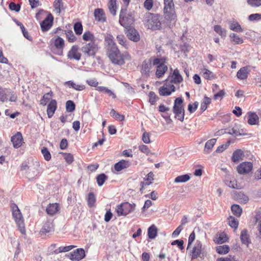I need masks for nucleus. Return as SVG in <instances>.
Returning a JSON list of instances; mask_svg holds the SVG:
<instances>
[{
	"label": "nucleus",
	"mask_w": 261,
	"mask_h": 261,
	"mask_svg": "<svg viewBox=\"0 0 261 261\" xmlns=\"http://www.w3.org/2000/svg\"><path fill=\"white\" fill-rule=\"evenodd\" d=\"M59 211V205L57 203L49 204L46 209V213L50 215H53Z\"/></svg>",
	"instance_id": "c756f323"
},
{
	"label": "nucleus",
	"mask_w": 261,
	"mask_h": 261,
	"mask_svg": "<svg viewBox=\"0 0 261 261\" xmlns=\"http://www.w3.org/2000/svg\"><path fill=\"white\" fill-rule=\"evenodd\" d=\"M41 152L43 155L44 159L46 161H48L50 160L51 154H50L48 149H47V148H46L45 147H43L41 149Z\"/></svg>",
	"instance_id": "4d7b16f0"
},
{
	"label": "nucleus",
	"mask_w": 261,
	"mask_h": 261,
	"mask_svg": "<svg viewBox=\"0 0 261 261\" xmlns=\"http://www.w3.org/2000/svg\"><path fill=\"white\" fill-rule=\"evenodd\" d=\"M168 81H170V83L173 84V83L177 84L182 82L183 79L182 76L179 73V71L177 69L174 70L172 74L169 76L167 79Z\"/></svg>",
	"instance_id": "f3484780"
},
{
	"label": "nucleus",
	"mask_w": 261,
	"mask_h": 261,
	"mask_svg": "<svg viewBox=\"0 0 261 261\" xmlns=\"http://www.w3.org/2000/svg\"><path fill=\"white\" fill-rule=\"evenodd\" d=\"M136 204H130L127 202L119 204L116 209L118 216H126L129 213L134 211Z\"/></svg>",
	"instance_id": "1a4fd4ad"
},
{
	"label": "nucleus",
	"mask_w": 261,
	"mask_h": 261,
	"mask_svg": "<svg viewBox=\"0 0 261 261\" xmlns=\"http://www.w3.org/2000/svg\"><path fill=\"white\" fill-rule=\"evenodd\" d=\"M203 72V76L206 79H212L214 76L213 73L208 69H204Z\"/></svg>",
	"instance_id": "774afa93"
},
{
	"label": "nucleus",
	"mask_w": 261,
	"mask_h": 261,
	"mask_svg": "<svg viewBox=\"0 0 261 261\" xmlns=\"http://www.w3.org/2000/svg\"><path fill=\"white\" fill-rule=\"evenodd\" d=\"M95 19L100 22H106L107 18L103 9L100 8L95 9L94 12Z\"/></svg>",
	"instance_id": "4be33fe9"
},
{
	"label": "nucleus",
	"mask_w": 261,
	"mask_h": 261,
	"mask_svg": "<svg viewBox=\"0 0 261 261\" xmlns=\"http://www.w3.org/2000/svg\"><path fill=\"white\" fill-rule=\"evenodd\" d=\"M214 30L222 38L226 37V30L225 29L222 28L220 25H215L214 27Z\"/></svg>",
	"instance_id": "79ce46f5"
},
{
	"label": "nucleus",
	"mask_w": 261,
	"mask_h": 261,
	"mask_svg": "<svg viewBox=\"0 0 261 261\" xmlns=\"http://www.w3.org/2000/svg\"><path fill=\"white\" fill-rule=\"evenodd\" d=\"M153 173L151 172H149L146 176V178H144V181H141L140 185V191L141 193H143V189L144 188V187L146 186H148L152 183V180H153Z\"/></svg>",
	"instance_id": "a878e982"
},
{
	"label": "nucleus",
	"mask_w": 261,
	"mask_h": 261,
	"mask_svg": "<svg viewBox=\"0 0 261 261\" xmlns=\"http://www.w3.org/2000/svg\"><path fill=\"white\" fill-rule=\"evenodd\" d=\"M240 239L242 243L245 245L248 246V245L250 243L249 236L248 234V231L247 229H244L242 230L240 235Z\"/></svg>",
	"instance_id": "c85d7f7f"
},
{
	"label": "nucleus",
	"mask_w": 261,
	"mask_h": 261,
	"mask_svg": "<svg viewBox=\"0 0 261 261\" xmlns=\"http://www.w3.org/2000/svg\"><path fill=\"white\" fill-rule=\"evenodd\" d=\"M228 223L230 227L233 228H237L239 225L238 221L233 216L228 218Z\"/></svg>",
	"instance_id": "5fc2aeb1"
},
{
	"label": "nucleus",
	"mask_w": 261,
	"mask_h": 261,
	"mask_svg": "<svg viewBox=\"0 0 261 261\" xmlns=\"http://www.w3.org/2000/svg\"><path fill=\"white\" fill-rule=\"evenodd\" d=\"M166 82L164 85L159 89V94L161 96H167L170 95L172 92L175 91V86L173 84L168 83V80H166Z\"/></svg>",
	"instance_id": "9b49d317"
},
{
	"label": "nucleus",
	"mask_w": 261,
	"mask_h": 261,
	"mask_svg": "<svg viewBox=\"0 0 261 261\" xmlns=\"http://www.w3.org/2000/svg\"><path fill=\"white\" fill-rule=\"evenodd\" d=\"M65 85H67L69 87H71L78 91H82L85 89L84 85H77L71 81L66 82L65 83Z\"/></svg>",
	"instance_id": "58836bf2"
},
{
	"label": "nucleus",
	"mask_w": 261,
	"mask_h": 261,
	"mask_svg": "<svg viewBox=\"0 0 261 261\" xmlns=\"http://www.w3.org/2000/svg\"><path fill=\"white\" fill-rule=\"evenodd\" d=\"M198 105L199 103L197 101L194 102L193 105L190 103L188 105V110L190 113H193L197 110Z\"/></svg>",
	"instance_id": "0e129e2a"
},
{
	"label": "nucleus",
	"mask_w": 261,
	"mask_h": 261,
	"mask_svg": "<svg viewBox=\"0 0 261 261\" xmlns=\"http://www.w3.org/2000/svg\"><path fill=\"white\" fill-rule=\"evenodd\" d=\"M230 38L231 39V41L236 44H242L243 42V40L242 38L240 37L237 34L234 33H231L229 35Z\"/></svg>",
	"instance_id": "de8ad7c7"
},
{
	"label": "nucleus",
	"mask_w": 261,
	"mask_h": 261,
	"mask_svg": "<svg viewBox=\"0 0 261 261\" xmlns=\"http://www.w3.org/2000/svg\"><path fill=\"white\" fill-rule=\"evenodd\" d=\"M107 54L112 63L115 65H122L125 63L124 55L121 54L114 42L112 35L108 34L105 38Z\"/></svg>",
	"instance_id": "f257e3e1"
},
{
	"label": "nucleus",
	"mask_w": 261,
	"mask_h": 261,
	"mask_svg": "<svg viewBox=\"0 0 261 261\" xmlns=\"http://www.w3.org/2000/svg\"><path fill=\"white\" fill-rule=\"evenodd\" d=\"M63 2L62 0H55L54 3V6L57 13H60L61 7L63 6Z\"/></svg>",
	"instance_id": "13d9d810"
},
{
	"label": "nucleus",
	"mask_w": 261,
	"mask_h": 261,
	"mask_svg": "<svg viewBox=\"0 0 261 261\" xmlns=\"http://www.w3.org/2000/svg\"><path fill=\"white\" fill-rule=\"evenodd\" d=\"M227 239H228L226 234L224 233H222L220 234L219 236L217 238L216 242L218 244H222L226 242Z\"/></svg>",
	"instance_id": "69168bd1"
},
{
	"label": "nucleus",
	"mask_w": 261,
	"mask_h": 261,
	"mask_svg": "<svg viewBox=\"0 0 261 261\" xmlns=\"http://www.w3.org/2000/svg\"><path fill=\"white\" fill-rule=\"evenodd\" d=\"M164 14L167 20V25L170 28H173L175 24L176 15L175 12L173 0H164Z\"/></svg>",
	"instance_id": "f03ea898"
},
{
	"label": "nucleus",
	"mask_w": 261,
	"mask_h": 261,
	"mask_svg": "<svg viewBox=\"0 0 261 261\" xmlns=\"http://www.w3.org/2000/svg\"><path fill=\"white\" fill-rule=\"evenodd\" d=\"M229 251V247L228 245H224L219 246L216 247V251L220 254H225L227 253Z\"/></svg>",
	"instance_id": "a18cd8bd"
},
{
	"label": "nucleus",
	"mask_w": 261,
	"mask_h": 261,
	"mask_svg": "<svg viewBox=\"0 0 261 261\" xmlns=\"http://www.w3.org/2000/svg\"><path fill=\"white\" fill-rule=\"evenodd\" d=\"M64 46V40L60 37L52 38L50 41V49L56 55L62 56L63 55Z\"/></svg>",
	"instance_id": "20e7f679"
},
{
	"label": "nucleus",
	"mask_w": 261,
	"mask_h": 261,
	"mask_svg": "<svg viewBox=\"0 0 261 261\" xmlns=\"http://www.w3.org/2000/svg\"><path fill=\"white\" fill-rule=\"evenodd\" d=\"M190 176L188 174H184L181 175H179L177 176L174 179V182L175 183H179V182H185L190 180Z\"/></svg>",
	"instance_id": "c03bdc74"
},
{
	"label": "nucleus",
	"mask_w": 261,
	"mask_h": 261,
	"mask_svg": "<svg viewBox=\"0 0 261 261\" xmlns=\"http://www.w3.org/2000/svg\"><path fill=\"white\" fill-rule=\"evenodd\" d=\"M217 141L216 139H212L207 141L205 144L204 151L206 153H210L212 149L213 146L216 144Z\"/></svg>",
	"instance_id": "2f4dec72"
},
{
	"label": "nucleus",
	"mask_w": 261,
	"mask_h": 261,
	"mask_svg": "<svg viewBox=\"0 0 261 261\" xmlns=\"http://www.w3.org/2000/svg\"><path fill=\"white\" fill-rule=\"evenodd\" d=\"M183 99L181 97L176 98L174 102L172 111L175 114V118L183 122L185 116V109L182 105Z\"/></svg>",
	"instance_id": "39448f33"
},
{
	"label": "nucleus",
	"mask_w": 261,
	"mask_h": 261,
	"mask_svg": "<svg viewBox=\"0 0 261 261\" xmlns=\"http://www.w3.org/2000/svg\"><path fill=\"white\" fill-rule=\"evenodd\" d=\"M54 231V225L52 220H47L45 221L40 231L41 235L46 234L47 233L53 232Z\"/></svg>",
	"instance_id": "ddd939ff"
},
{
	"label": "nucleus",
	"mask_w": 261,
	"mask_h": 261,
	"mask_svg": "<svg viewBox=\"0 0 261 261\" xmlns=\"http://www.w3.org/2000/svg\"><path fill=\"white\" fill-rule=\"evenodd\" d=\"M231 211L234 215L240 217L242 213V209L238 204H233L231 207Z\"/></svg>",
	"instance_id": "37998d69"
},
{
	"label": "nucleus",
	"mask_w": 261,
	"mask_h": 261,
	"mask_svg": "<svg viewBox=\"0 0 261 261\" xmlns=\"http://www.w3.org/2000/svg\"><path fill=\"white\" fill-rule=\"evenodd\" d=\"M83 39L85 41H95V38L94 35L89 31L84 33L83 35Z\"/></svg>",
	"instance_id": "09e8293b"
},
{
	"label": "nucleus",
	"mask_w": 261,
	"mask_h": 261,
	"mask_svg": "<svg viewBox=\"0 0 261 261\" xmlns=\"http://www.w3.org/2000/svg\"><path fill=\"white\" fill-rule=\"evenodd\" d=\"M250 71L249 66L243 67L237 72V76L240 80H245L247 78Z\"/></svg>",
	"instance_id": "393cba45"
},
{
	"label": "nucleus",
	"mask_w": 261,
	"mask_h": 261,
	"mask_svg": "<svg viewBox=\"0 0 261 261\" xmlns=\"http://www.w3.org/2000/svg\"><path fill=\"white\" fill-rule=\"evenodd\" d=\"M79 47L77 45H73L70 50L68 51L67 57L70 59H75L80 60L81 57V54L78 51Z\"/></svg>",
	"instance_id": "aec40b11"
},
{
	"label": "nucleus",
	"mask_w": 261,
	"mask_h": 261,
	"mask_svg": "<svg viewBox=\"0 0 261 261\" xmlns=\"http://www.w3.org/2000/svg\"><path fill=\"white\" fill-rule=\"evenodd\" d=\"M259 120L258 116L253 112H249L248 113V123L250 125H255L257 124Z\"/></svg>",
	"instance_id": "cd10ccee"
},
{
	"label": "nucleus",
	"mask_w": 261,
	"mask_h": 261,
	"mask_svg": "<svg viewBox=\"0 0 261 261\" xmlns=\"http://www.w3.org/2000/svg\"><path fill=\"white\" fill-rule=\"evenodd\" d=\"M227 133L229 135H234L235 137L244 135L243 129H239L236 127H233L231 129H228Z\"/></svg>",
	"instance_id": "f704fd0d"
},
{
	"label": "nucleus",
	"mask_w": 261,
	"mask_h": 261,
	"mask_svg": "<svg viewBox=\"0 0 261 261\" xmlns=\"http://www.w3.org/2000/svg\"><path fill=\"white\" fill-rule=\"evenodd\" d=\"M74 247V246L73 245H70L65 247H60L58 249L55 250L54 251V252L56 254H58L60 252H66L71 250Z\"/></svg>",
	"instance_id": "864d4df0"
},
{
	"label": "nucleus",
	"mask_w": 261,
	"mask_h": 261,
	"mask_svg": "<svg viewBox=\"0 0 261 261\" xmlns=\"http://www.w3.org/2000/svg\"><path fill=\"white\" fill-rule=\"evenodd\" d=\"M57 108V101L55 99H51L48 103L47 108V114L48 118H50L53 117Z\"/></svg>",
	"instance_id": "5701e85b"
},
{
	"label": "nucleus",
	"mask_w": 261,
	"mask_h": 261,
	"mask_svg": "<svg viewBox=\"0 0 261 261\" xmlns=\"http://www.w3.org/2000/svg\"><path fill=\"white\" fill-rule=\"evenodd\" d=\"M139 150L141 151L142 152L146 154V155H149L151 153L150 150L149 148L145 145L142 144L139 146L138 147Z\"/></svg>",
	"instance_id": "e2e57ef3"
},
{
	"label": "nucleus",
	"mask_w": 261,
	"mask_h": 261,
	"mask_svg": "<svg viewBox=\"0 0 261 261\" xmlns=\"http://www.w3.org/2000/svg\"><path fill=\"white\" fill-rule=\"evenodd\" d=\"M211 102V99L206 96H205L203 99V101L201 103L200 110L201 112H203L207 109V106Z\"/></svg>",
	"instance_id": "a19ab883"
},
{
	"label": "nucleus",
	"mask_w": 261,
	"mask_h": 261,
	"mask_svg": "<svg viewBox=\"0 0 261 261\" xmlns=\"http://www.w3.org/2000/svg\"><path fill=\"white\" fill-rule=\"evenodd\" d=\"M64 159L68 164H71L73 161V155L71 153H63Z\"/></svg>",
	"instance_id": "338daca9"
},
{
	"label": "nucleus",
	"mask_w": 261,
	"mask_h": 261,
	"mask_svg": "<svg viewBox=\"0 0 261 261\" xmlns=\"http://www.w3.org/2000/svg\"><path fill=\"white\" fill-rule=\"evenodd\" d=\"M151 63L153 66H155L157 67L159 66H163L165 65L166 61L167 59L165 57H151Z\"/></svg>",
	"instance_id": "bb28decb"
},
{
	"label": "nucleus",
	"mask_w": 261,
	"mask_h": 261,
	"mask_svg": "<svg viewBox=\"0 0 261 261\" xmlns=\"http://www.w3.org/2000/svg\"><path fill=\"white\" fill-rule=\"evenodd\" d=\"M74 30L76 35L82 34L83 32V26L81 22H76L74 25Z\"/></svg>",
	"instance_id": "bf43d9fd"
},
{
	"label": "nucleus",
	"mask_w": 261,
	"mask_h": 261,
	"mask_svg": "<svg viewBox=\"0 0 261 261\" xmlns=\"http://www.w3.org/2000/svg\"><path fill=\"white\" fill-rule=\"evenodd\" d=\"M126 9H121L119 14V23L125 29L130 27L134 22V18L132 14L126 13Z\"/></svg>",
	"instance_id": "0eeeda50"
},
{
	"label": "nucleus",
	"mask_w": 261,
	"mask_h": 261,
	"mask_svg": "<svg viewBox=\"0 0 261 261\" xmlns=\"http://www.w3.org/2000/svg\"><path fill=\"white\" fill-rule=\"evenodd\" d=\"M168 70V67L166 65L159 66L156 67L155 75L157 77L160 78Z\"/></svg>",
	"instance_id": "72a5a7b5"
},
{
	"label": "nucleus",
	"mask_w": 261,
	"mask_h": 261,
	"mask_svg": "<svg viewBox=\"0 0 261 261\" xmlns=\"http://www.w3.org/2000/svg\"><path fill=\"white\" fill-rule=\"evenodd\" d=\"M151 59L149 58L144 60L141 65V73L146 76H149L151 71Z\"/></svg>",
	"instance_id": "4468645a"
},
{
	"label": "nucleus",
	"mask_w": 261,
	"mask_h": 261,
	"mask_svg": "<svg viewBox=\"0 0 261 261\" xmlns=\"http://www.w3.org/2000/svg\"><path fill=\"white\" fill-rule=\"evenodd\" d=\"M88 204L90 207H92L96 201V198L94 194L92 192L89 193L88 196Z\"/></svg>",
	"instance_id": "6e6d98bb"
},
{
	"label": "nucleus",
	"mask_w": 261,
	"mask_h": 261,
	"mask_svg": "<svg viewBox=\"0 0 261 261\" xmlns=\"http://www.w3.org/2000/svg\"><path fill=\"white\" fill-rule=\"evenodd\" d=\"M110 115L112 117L115 118L116 120L119 121H123L124 119V116L116 112L114 109H112L110 112Z\"/></svg>",
	"instance_id": "3c124183"
},
{
	"label": "nucleus",
	"mask_w": 261,
	"mask_h": 261,
	"mask_svg": "<svg viewBox=\"0 0 261 261\" xmlns=\"http://www.w3.org/2000/svg\"><path fill=\"white\" fill-rule=\"evenodd\" d=\"M75 105L73 101L69 100L66 102V110L68 112H72L75 110Z\"/></svg>",
	"instance_id": "603ef678"
},
{
	"label": "nucleus",
	"mask_w": 261,
	"mask_h": 261,
	"mask_svg": "<svg viewBox=\"0 0 261 261\" xmlns=\"http://www.w3.org/2000/svg\"><path fill=\"white\" fill-rule=\"evenodd\" d=\"M8 99L11 102L16 101L17 99L16 93L10 89L0 86V101L4 102Z\"/></svg>",
	"instance_id": "6e6552de"
},
{
	"label": "nucleus",
	"mask_w": 261,
	"mask_h": 261,
	"mask_svg": "<svg viewBox=\"0 0 261 261\" xmlns=\"http://www.w3.org/2000/svg\"><path fill=\"white\" fill-rule=\"evenodd\" d=\"M243 155V151L241 149H237L235 150L231 158L233 162H237L241 159L242 156Z\"/></svg>",
	"instance_id": "e433bc0d"
},
{
	"label": "nucleus",
	"mask_w": 261,
	"mask_h": 261,
	"mask_svg": "<svg viewBox=\"0 0 261 261\" xmlns=\"http://www.w3.org/2000/svg\"><path fill=\"white\" fill-rule=\"evenodd\" d=\"M96 90L98 91L103 92L107 94L109 96H112L113 98H115L116 97V95L114 93V92L106 87L99 86L97 87Z\"/></svg>",
	"instance_id": "ea45409f"
},
{
	"label": "nucleus",
	"mask_w": 261,
	"mask_h": 261,
	"mask_svg": "<svg viewBox=\"0 0 261 261\" xmlns=\"http://www.w3.org/2000/svg\"><path fill=\"white\" fill-rule=\"evenodd\" d=\"M107 178V176L104 173L98 175L96 177V181L98 185L100 187L102 186Z\"/></svg>",
	"instance_id": "8fccbe9b"
},
{
	"label": "nucleus",
	"mask_w": 261,
	"mask_h": 261,
	"mask_svg": "<svg viewBox=\"0 0 261 261\" xmlns=\"http://www.w3.org/2000/svg\"><path fill=\"white\" fill-rule=\"evenodd\" d=\"M20 5L16 4L14 2H11L9 5V8L11 11L18 12L20 10Z\"/></svg>",
	"instance_id": "052dcab7"
},
{
	"label": "nucleus",
	"mask_w": 261,
	"mask_h": 261,
	"mask_svg": "<svg viewBox=\"0 0 261 261\" xmlns=\"http://www.w3.org/2000/svg\"><path fill=\"white\" fill-rule=\"evenodd\" d=\"M98 50V46L95 41L90 42L81 48L82 51L88 57L94 56Z\"/></svg>",
	"instance_id": "9d476101"
},
{
	"label": "nucleus",
	"mask_w": 261,
	"mask_h": 261,
	"mask_svg": "<svg viewBox=\"0 0 261 261\" xmlns=\"http://www.w3.org/2000/svg\"><path fill=\"white\" fill-rule=\"evenodd\" d=\"M14 21L17 25L20 27L23 36L29 40H32V37L29 36L28 32L26 30L23 24L17 20H15Z\"/></svg>",
	"instance_id": "c9c22d12"
},
{
	"label": "nucleus",
	"mask_w": 261,
	"mask_h": 261,
	"mask_svg": "<svg viewBox=\"0 0 261 261\" xmlns=\"http://www.w3.org/2000/svg\"><path fill=\"white\" fill-rule=\"evenodd\" d=\"M160 16L157 14H150L148 17L146 25L148 29L152 30H159L163 29V24L160 20Z\"/></svg>",
	"instance_id": "423d86ee"
},
{
	"label": "nucleus",
	"mask_w": 261,
	"mask_h": 261,
	"mask_svg": "<svg viewBox=\"0 0 261 261\" xmlns=\"http://www.w3.org/2000/svg\"><path fill=\"white\" fill-rule=\"evenodd\" d=\"M158 229L154 225H151L148 228V236L150 239H154L157 236Z\"/></svg>",
	"instance_id": "473e14b6"
},
{
	"label": "nucleus",
	"mask_w": 261,
	"mask_h": 261,
	"mask_svg": "<svg viewBox=\"0 0 261 261\" xmlns=\"http://www.w3.org/2000/svg\"><path fill=\"white\" fill-rule=\"evenodd\" d=\"M108 7L110 13L114 16L116 13V0H109L108 3Z\"/></svg>",
	"instance_id": "4c0bfd02"
},
{
	"label": "nucleus",
	"mask_w": 261,
	"mask_h": 261,
	"mask_svg": "<svg viewBox=\"0 0 261 261\" xmlns=\"http://www.w3.org/2000/svg\"><path fill=\"white\" fill-rule=\"evenodd\" d=\"M12 216L16 222L18 229L22 234L25 232V226L22 215L18 206L15 203H12L11 205Z\"/></svg>",
	"instance_id": "7ed1b4c3"
},
{
	"label": "nucleus",
	"mask_w": 261,
	"mask_h": 261,
	"mask_svg": "<svg viewBox=\"0 0 261 261\" xmlns=\"http://www.w3.org/2000/svg\"><path fill=\"white\" fill-rule=\"evenodd\" d=\"M66 37L70 42H73L76 40V37L72 31H68L66 33Z\"/></svg>",
	"instance_id": "680f3d73"
},
{
	"label": "nucleus",
	"mask_w": 261,
	"mask_h": 261,
	"mask_svg": "<svg viewBox=\"0 0 261 261\" xmlns=\"http://www.w3.org/2000/svg\"><path fill=\"white\" fill-rule=\"evenodd\" d=\"M131 165V163L128 161L121 160L114 165V169L117 171L119 172L124 169L128 168Z\"/></svg>",
	"instance_id": "b1692460"
},
{
	"label": "nucleus",
	"mask_w": 261,
	"mask_h": 261,
	"mask_svg": "<svg viewBox=\"0 0 261 261\" xmlns=\"http://www.w3.org/2000/svg\"><path fill=\"white\" fill-rule=\"evenodd\" d=\"M11 142L13 143V147L15 148L20 147L22 144L23 138L20 132H17L15 135L11 137Z\"/></svg>",
	"instance_id": "412c9836"
},
{
	"label": "nucleus",
	"mask_w": 261,
	"mask_h": 261,
	"mask_svg": "<svg viewBox=\"0 0 261 261\" xmlns=\"http://www.w3.org/2000/svg\"><path fill=\"white\" fill-rule=\"evenodd\" d=\"M229 28L231 30L237 32H243V29H242L240 24L234 19L232 21H229Z\"/></svg>",
	"instance_id": "7c9ffc66"
},
{
	"label": "nucleus",
	"mask_w": 261,
	"mask_h": 261,
	"mask_svg": "<svg viewBox=\"0 0 261 261\" xmlns=\"http://www.w3.org/2000/svg\"><path fill=\"white\" fill-rule=\"evenodd\" d=\"M116 38L119 44L121 45L125 48H127L128 47L127 40L123 35H118L117 36Z\"/></svg>",
	"instance_id": "49530a36"
},
{
	"label": "nucleus",
	"mask_w": 261,
	"mask_h": 261,
	"mask_svg": "<svg viewBox=\"0 0 261 261\" xmlns=\"http://www.w3.org/2000/svg\"><path fill=\"white\" fill-rule=\"evenodd\" d=\"M53 16L51 14H49L45 19L40 23L41 30L43 32L47 31L50 29L53 25Z\"/></svg>",
	"instance_id": "dca6fc26"
},
{
	"label": "nucleus",
	"mask_w": 261,
	"mask_h": 261,
	"mask_svg": "<svg viewBox=\"0 0 261 261\" xmlns=\"http://www.w3.org/2000/svg\"><path fill=\"white\" fill-rule=\"evenodd\" d=\"M128 38L134 41L138 42L140 39V36L138 31L134 28L129 27L127 28L125 33Z\"/></svg>",
	"instance_id": "2eb2a0df"
},
{
	"label": "nucleus",
	"mask_w": 261,
	"mask_h": 261,
	"mask_svg": "<svg viewBox=\"0 0 261 261\" xmlns=\"http://www.w3.org/2000/svg\"><path fill=\"white\" fill-rule=\"evenodd\" d=\"M253 169V164L250 162H244L240 164L237 168L239 174L241 175L247 174Z\"/></svg>",
	"instance_id": "f8f14e48"
},
{
	"label": "nucleus",
	"mask_w": 261,
	"mask_h": 261,
	"mask_svg": "<svg viewBox=\"0 0 261 261\" xmlns=\"http://www.w3.org/2000/svg\"><path fill=\"white\" fill-rule=\"evenodd\" d=\"M85 256V250L82 248H79L71 253L70 258L73 261H79L83 259Z\"/></svg>",
	"instance_id": "a211bd4d"
},
{
	"label": "nucleus",
	"mask_w": 261,
	"mask_h": 261,
	"mask_svg": "<svg viewBox=\"0 0 261 261\" xmlns=\"http://www.w3.org/2000/svg\"><path fill=\"white\" fill-rule=\"evenodd\" d=\"M202 244L200 241L197 240L194 247H193L191 253L192 259L197 258L201 253Z\"/></svg>",
	"instance_id": "6ab92c4d"
}]
</instances>
